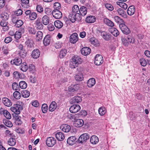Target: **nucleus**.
<instances>
[{
    "instance_id": "15",
    "label": "nucleus",
    "mask_w": 150,
    "mask_h": 150,
    "mask_svg": "<svg viewBox=\"0 0 150 150\" xmlns=\"http://www.w3.org/2000/svg\"><path fill=\"white\" fill-rule=\"evenodd\" d=\"M51 38L49 35H46L44 38L43 40V43L45 46L49 45L51 42Z\"/></svg>"
},
{
    "instance_id": "49",
    "label": "nucleus",
    "mask_w": 150,
    "mask_h": 150,
    "mask_svg": "<svg viewBox=\"0 0 150 150\" xmlns=\"http://www.w3.org/2000/svg\"><path fill=\"white\" fill-rule=\"evenodd\" d=\"M3 114L4 116L7 119H9L11 118V115L6 110H4Z\"/></svg>"
},
{
    "instance_id": "47",
    "label": "nucleus",
    "mask_w": 150,
    "mask_h": 150,
    "mask_svg": "<svg viewBox=\"0 0 150 150\" xmlns=\"http://www.w3.org/2000/svg\"><path fill=\"white\" fill-rule=\"evenodd\" d=\"M104 5L105 8L110 11H112L114 9L113 6L111 4L106 3L104 4Z\"/></svg>"
},
{
    "instance_id": "33",
    "label": "nucleus",
    "mask_w": 150,
    "mask_h": 150,
    "mask_svg": "<svg viewBox=\"0 0 150 150\" xmlns=\"http://www.w3.org/2000/svg\"><path fill=\"white\" fill-rule=\"evenodd\" d=\"M75 79L77 81H82L84 79L83 75L81 73H79L75 75Z\"/></svg>"
},
{
    "instance_id": "38",
    "label": "nucleus",
    "mask_w": 150,
    "mask_h": 150,
    "mask_svg": "<svg viewBox=\"0 0 150 150\" xmlns=\"http://www.w3.org/2000/svg\"><path fill=\"white\" fill-rule=\"evenodd\" d=\"M0 18L2 20L6 21L9 18V15L7 13L4 12L1 14Z\"/></svg>"
},
{
    "instance_id": "19",
    "label": "nucleus",
    "mask_w": 150,
    "mask_h": 150,
    "mask_svg": "<svg viewBox=\"0 0 150 150\" xmlns=\"http://www.w3.org/2000/svg\"><path fill=\"white\" fill-rule=\"evenodd\" d=\"M81 97L79 96H76L74 97L71 100V103L72 104L78 103L82 101Z\"/></svg>"
},
{
    "instance_id": "59",
    "label": "nucleus",
    "mask_w": 150,
    "mask_h": 150,
    "mask_svg": "<svg viewBox=\"0 0 150 150\" xmlns=\"http://www.w3.org/2000/svg\"><path fill=\"white\" fill-rule=\"evenodd\" d=\"M140 63L141 65L143 67L146 66L147 64V62L146 59L143 58L140 59Z\"/></svg>"
},
{
    "instance_id": "25",
    "label": "nucleus",
    "mask_w": 150,
    "mask_h": 150,
    "mask_svg": "<svg viewBox=\"0 0 150 150\" xmlns=\"http://www.w3.org/2000/svg\"><path fill=\"white\" fill-rule=\"evenodd\" d=\"M135 8L134 6H131L128 8L127 10V14L130 16L133 15L135 12Z\"/></svg>"
},
{
    "instance_id": "27",
    "label": "nucleus",
    "mask_w": 150,
    "mask_h": 150,
    "mask_svg": "<svg viewBox=\"0 0 150 150\" xmlns=\"http://www.w3.org/2000/svg\"><path fill=\"white\" fill-rule=\"evenodd\" d=\"M79 88V85L78 84L71 85L69 87V91L74 92L77 91Z\"/></svg>"
},
{
    "instance_id": "51",
    "label": "nucleus",
    "mask_w": 150,
    "mask_h": 150,
    "mask_svg": "<svg viewBox=\"0 0 150 150\" xmlns=\"http://www.w3.org/2000/svg\"><path fill=\"white\" fill-rule=\"evenodd\" d=\"M79 7L77 5H74L72 8L73 12L75 14L77 13H79Z\"/></svg>"
},
{
    "instance_id": "14",
    "label": "nucleus",
    "mask_w": 150,
    "mask_h": 150,
    "mask_svg": "<svg viewBox=\"0 0 150 150\" xmlns=\"http://www.w3.org/2000/svg\"><path fill=\"white\" fill-rule=\"evenodd\" d=\"M101 35L102 38L107 41L109 40L111 38V35L109 33L105 31H103L101 32Z\"/></svg>"
},
{
    "instance_id": "54",
    "label": "nucleus",
    "mask_w": 150,
    "mask_h": 150,
    "mask_svg": "<svg viewBox=\"0 0 150 150\" xmlns=\"http://www.w3.org/2000/svg\"><path fill=\"white\" fill-rule=\"evenodd\" d=\"M22 6L25 8H27L29 3V0H21Z\"/></svg>"
},
{
    "instance_id": "55",
    "label": "nucleus",
    "mask_w": 150,
    "mask_h": 150,
    "mask_svg": "<svg viewBox=\"0 0 150 150\" xmlns=\"http://www.w3.org/2000/svg\"><path fill=\"white\" fill-rule=\"evenodd\" d=\"M28 30L30 34L35 35L36 33L35 29L33 27H29L28 28Z\"/></svg>"
},
{
    "instance_id": "61",
    "label": "nucleus",
    "mask_w": 150,
    "mask_h": 150,
    "mask_svg": "<svg viewBox=\"0 0 150 150\" xmlns=\"http://www.w3.org/2000/svg\"><path fill=\"white\" fill-rule=\"evenodd\" d=\"M54 9H57V10H59V9L61 8V4L60 3L58 2H55L54 4Z\"/></svg>"
},
{
    "instance_id": "53",
    "label": "nucleus",
    "mask_w": 150,
    "mask_h": 150,
    "mask_svg": "<svg viewBox=\"0 0 150 150\" xmlns=\"http://www.w3.org/2000/svg\"><path fill=\"white\" fill-rule=\"evenodd\" d=\"M14 97L17 99H19L21 97V93L18 91H16L13 93Z\"/></svg>"
},
{
    "instance_id": "37",
    "label": "nucleus",
    "mask_w": 150,
    "mask_h": 150,
    "mask_svg": "<svg viewBox=\"0 0 150 150\" xmlns=\"http://www.w3.org/2000/svg\"><path fill=\"white\" fill-rule=\"evenodd\" d=\"M21 70L23 72L26 71L28 69V66L25 62H23L20 67Z\"/></svg>"
},
{
    "instance_id": "24",
    "label": "nucleus",
    "mask_w": 150,
    "mask_h": 150,
    "mask_svg": "<svg viewBox=\"0 0 150 150\" xmlns=\"http://www.w3.org/2000/svg\"><path fill=\"white\" fill-rule=\"evenodd\" d=\"M40 53L38 49H35L32 52V57L35 59H37L39 57Z\"/></svg>"
},
{
    "instance_id": "2",
    "label": "nucleus",
    "mask_w": 150,
    "mask_h": 150,
    "mask_svg": "<svg viewBox=\"0 0 150 150\" xmlns=\"http://www.w3.org/2000/svg\"><path fill=\"white\" fill-rule=\"evenodd\" d=\"M22 109V106L17 104L14 105L13 106L10 108L11 110L17 115H18L20 113V111Z\"/></svg>"
},
{
    "instance_id": "46",
    "label": "nucleus",
    "mask_w": 150,
    "mask_h": 150,
    "mask_svg": "<svg viewBox=\"0 0 150 150\" xmlns=\"http://www.w3.org/2000/svg\"><path fill=\"white\" fill-rule=\"evenodd\" d=\"M37 17V14L35 12H32L29 17V19L31 21L35 20Z\"/></svg>"
},
{
    "instance_id": "40",
    "label": "nucleus",
    "mask_w": 150,
    "mask_h": 150,
    "mask_svg": "<svg viewBox=\"0 0 150 150\" xmlns=\"http://www.w3.org/2000/svg\"><path fill=\"white\" fill-rule=\"evenodd\" d=\"M3 122L5 125L8 127H11L13 126L12 123L8 119H4Z\"/></svg>"
},
{
    "instance_id": "58",
    "label": "nucleus",
    "mask_w": 150,
    "mask_h": 150,
    "mask_svg": "<svg viewBox=\"0 0 150 150\" xmlns=\"http://www.w3.org/2000/svg\"><path fill=\"white\" fill-rule=\"evenodd\" d=\"M90 41L92 44L95 46H97L98 44L97 40L94 38H91Z\"/></svg>"
},
{
    "instance_id": "20",
    "label": "nucleus",
    "mask_w": 150,
    "mask_h": 150,
    "mask_svg": "<svg viewBox=\"0 0 150 150\" xmlns=\"http://www.w3.org/2000/svg\"><path fill=\"white\" fill-rule=\"evenodd\" d=\"M62 130L65 132H69L71 129V127L69 125L67 124H63L60 127Z\"/></svg>"
},
{
    "instance_id": "17",
    "label": "nucleus",
    "mask_w": 150,
    "mask_h": 150,
    "mask_svg": "<svg viewBox=\"0 0 150 150\" xmlns=\"http://www.w3.org/2000/svg\"><path fill=\"white\" fill-rule=\"evenodd\" d=\"M96 21V18L95 16H87L86 18V22L88 23H92Z\"/></svg>"
},
{
    "instance_id": "50",
    "label": "nucleus",
    "mask_w": 150,
    "mask_h": 150,
    "mask_svg": "<svg viewBox=\"0 0 150 150\" xmlns=\"http://www.w3.org/2000/svg\"><path fill=\"white\" fill-rule=\"evenodd\" d=\"M42 110L44 113H46L48 110V106L46 104L42 105L41 107Z\"/></svg>"
},
{
    "instance_id": "64",
    "label": "nucleus",
    "mask_w": 150,
    "mask_h": 150,
    "mask_svg": "<svg viewBox=\"0 0 150 150\" xmlns=\"http://www.w3.org/2000/svg\"><path fill=\"white\" fill-rule=\"evenodd\" d=\"M36 9L38 12L41 13L43 11V8L42 6L40 5H37L36 7Z\"/></svg>"
},
{
    "instance_id": "4",
    "label": "nucleus",
    "mask_w": 150,
    "mask_h": 150,
    "mask_svg": "<svg viewBox=\"0 0 150 150\" xmlns=\"http://www.w3.org/2000/svg\"><path fill=\"white\" fill-rule=\"evenodd\" d=\"M82 61V59L80 57L77 55H74L72 59L73 63L75 64L76 67H77L79 64H81Z\"/></svg>"
},
{
    "instance_id": "39",
    "label": "nucleus",
    "mask_w": 150,
    "mask_h": 150,
    "mask_svg": "<svg viewBox=\"0 0 150 150\" xmlns=\"http://www.w3.org/2000/svg\"><path fill=\"white\" fill-rule=\"evenodd\" d=\"M8 142L9 145L13 146L15 145L16 141L15 138H11L9 139L8 140Z\"/></svg>"
},
{
    "instance_id": "60",
    "label": "nucleus",
    "mask_w": 150,
    "mask_h": 150,
    "mask_svg": "<svg viewBox=\"0 0 150 150\" xmlns=\"http://www.w3.org/2000/svg\"><path fill=\"white\" fill-rule=\"evenodd\" d=\"M25 43L28 46H29L30 47H32L33 46V41L31 39L27 40L26 41Z\"/></svg>"
},
{
    "instance_id": "62",
    "label": "nucleus",
    "mask_w": 150,
    "mask_h": 150,
    "mask_svg": "<svg viewBox=\"0 0 150 150\" xmlns=\"http://www.w3.org/2000/svg\"><path fill=\"white\" fill-rule=\"evenodd\" d=\"M54 46L56 49H59L62 47V44L61 42H57L54 44Z\"/></svg>"
},
{
    "instance_id": "56",
    "label": "nucleus",
    "mask_w": 150,
    "mask_h": 150,
    "mask_svg": "<svg viewBox=\"0 0 150 150\" xmlns=\"http://www.w3.org/2000/svg\"><path fill=\"white\" fill-rule=\"evenodd\" d=\"M114 19L115 21L117 23L123 22V20L119 16H114Z\"/></svg>"
},
{
    "instance_id": "34",
    "label": "nucleus",
    "mask_w": 150,
    "mask_h": 150,
    "mask_svg": "<svg viewBox=\"0 0 150 150\" xmlns=\"http://www.w3.org/2000/svg\"><path fill=\"white\" fill-rule=\"evenodd\" d=\"M54 25L57 28H60L63 26V23L60 21L57 20L54 21Z\"/></svg>"
},
{
    "instance_id": "44",
    "label": "nucleus",
    "mask_w": 150,
    "mask_h": 150,
    "mask_svg": "<svg viewBox=\"0 0 150 150\" xmlns=\"http://www.w3.org/2000/svg\"><path fill=\"white\" fill-rule=\"evenodd\" d=\"M7 23L8 22L5 20H2L0 22V25L2 27H5V31L7 30L8 29V27L7 26Z\"/></svg>"
},
{
    "instance_id": "63",
    "label": "nucleus",
    "mask_w": 150,
    "mask_h": 150,
    "mask_svg": "<svg viewBox=\"0 0 150 150\" xmlns=\"http://www.w3.org/2000/svg\"><path fill=\"white\" fill-rule=\"evenodd\" d=\"M23 22L22 20H19L15 24L16 27L19 28L21 27L23 24Z\"/></svg>"
},
{
    "instance_id": "48",
    "label": "nucleus",
    "mask_w": 150,
    "mask_h": 150,
    "mask_svg": "<svg viewBox=\"0 0 150 150\" xmlns=\"http://www.w3.org/2000/svg\"><path fill=\"white\" fill-rule=\"evenodd\" d=\"M117 11L118 14L122 17H124L126 15L125 11L122 8H118Z\"/></svg>"
},
{
    "instance_id": "16",
    "label": "nucleus",
    "mask_w": 150,
    "mask_h": 150,
    "mask_svg": "<svg viewBox=\"0 0 150 150\" xmlns=\"http://www.w3.org/2000/svg\"><path fill=\"white\" fill-rule=\"evenodd\" d=\"M84 123V121L83 120L78 119L74 122V125L76 127H80L83 126Z\"/></svg>"
},
{
    "instance_id": "23",
    "label": "nucleus",
    "mask_w": 150,
    "mask_h": 150,
    "mask_svg": "<svg viewBox=\"0 0 150 150\" xmlns=\"http://www.w3.org/2000/svg\"><path fill=\"white\" fill-rule=\"evenodd\" d=\"M55 135L57 139L59 141L63 140L65 138L64 135L62 132H58Z\"/></svg>"
},
{
    "instance_id": "18",
    "label": "nucleus",
    "mask_w": 150,
    "mask_h": 150,
    "mask_svg": "<svg viewBox=\"0 0 150 150\" xmlns=\"http://www.w3.org/2000/svg\"><path fill=\"white\" fill-rule=\"evenodd\" d=\"M2 101L4 104L6 106L10 107L12 105V103L11 101L7 98H3Z\"/></svg>"
},
{
    "instance_id": "42",
    "label": "nucleus",
    "mask_w": 150,
    "mask_h": 150,
    "mask_svg": "<svg viewBox=\"0 0 150 150\" xmlns=\"http://www.w3.org/2000/svg\"><path fill=\"white\" fill-rule=\"evenodd\" d=\"M106 108L103 107H102L99 108L98 109V112L101 115H104L106 112Z\"/></svg>"
},
{
    "instance_id": "35",
    "label": "nucleus",
    "mask_w": 150,
    "mask_h": 150,
    "mask_svg": "<svg viewBox=\"0 0 150 150\" xmlns=\"http://www.w3.org/2000/svg\"><path fill=\"white\" fill-rule=\"evenodd\" d=\"M43 38V33L41 31H38L36 34V40L39 41L41 40Z\"/></svg>"
},
{
    "instance_id": "5",
    "label": "nucleus",
    "mask_w": 150,
    "mask_h": 150,
    "mask_svg": "<svg viewBox=\"0 0 150 150\" xmlns=\"http://www.w3.org/2000/svg\"><path fill=\"white\" fill-rule=\"evenodd\" d=\"M56 143V139L53 137H48L46 141L47 145L49 147L53 146Z\"/></svg>"
},
{
    "instance_id": "30",
    "label": "nucleus",
    "mask_w": 150,
    "mask_h": 150,
    "mask_svg": "<svg viewBox=\"0 0 150 150\" xmlns=\"http://www.w3.org/2000/svg\"><path fill=\"white\" fill-rule=\"evenodd\" d=\"M96 83L95 79L94 78H91L89 79L87 83L88 86L89 87L93 86Z\"/></svg>"
},
{
    "instance_id": "21",
    "label": "nucleus",
    "mask_w": 150,
    "mask_h": 150,
    "mask_svg": "<svg viewBox=\"0 0 150 150\" xmlns=\"http://www.w3.org/2000/svg\"><path fill=\"white\" fill-rule=\"evenodd\" d=\"M22 62V60L20 58H16L12 60L11 63L12 64H14L16 65H19L21 64Z\"/></svg>"
},
{
    "instance_id": "12",
    "label": "nucleus",
    "mask_w": 150,
    "mask_h": 150,
    "mask_svg": "<svg viewBox=\"0 0 150 150\" xmlns=\"http://www.w3.org/2000/svg\"><path fill=\"white\" fill-rule=\"evenodd\" d=\"M87 8L84 6H81L79 8V14H80V17L81 16H84L87 13Z\"/></svg>"
},
{
    "instance_id": "45",
    "label": "nucleus",
    "mask_w": 150,
    "mask_h": 150,
    "mask_svg": "<svg viewBox=\"0 0 150 150\" xmlns=\"http://www.w3.org/2000/svg\"><path fill=\"white\" fill-rule=\"evenodd\" d=\"M67 52V50L66 49H62L60 51L59 53V57L60 58H62L65 56Z\"/></svg>"
},
{
    "instance_id": "43",
    "label": "nucleus",
    "mask_w": 150,
    "mask_h": 150,
    "mask_svg": "<svg viewBox=\"0 0 150 150\" xmlns=\"http://www.w3.org/2000/svg\"><path fill=\"white\" fill-rule=\"evenodd\" d=\"M20 87L23 89L26 88L27 86V83L24 81H21L19 83Z\"/></svg>"
},
{
    "instance_id": "10",
    "label": "nucleus",
    "mask_w": 150,
    "mask_h": 150,
    "mask_svg": "<svg viewBox=\"0 0 150 150\" xmlns=\"http://www.w3.org/2000/svg\"><path fill=\"white\" fill-rule=\"evenodd\" d=\"M70 42L73 44H74L78 40V35L77 33H74L70 35L69 38Z\"/></svg>"
},
{
    "instance_id": "57",
    "label": "nucleus",
    "mask_w": 150,
    "mask_h": 150,
    "mask_svg": "<svg viewBox=\"0 0 150 150\" xmlns=\"http://www.w3.org/2000/svg\"><path fill=\"white\" fill-rule=\"evenodd\" d=\"M21 37V32H19V31H16V33H15L14 37L15 39L17 40H18V39L20 38Z\"/></svg>"
},
{
    "instance_id": "9",
    "label": "nucleus",
    "mask_w": 150,
    "mask_h": 150,
    "mask_svg": "<svg viewBox=\"0 0 150 150\" xmlns=\"http://www.w3.org/2000/svg\"><path fill=\"white\" fill-rule=\"evenodd\" d=\"M80 109V106L79 105H74L70 108L69 111L71 113H75L78 112Z\"/></svg>"
},
{
    "instance_id": "36",
    "label": "nucleus",
    "mask_w": 150,
    "mask_h": 150,
    "mask_svg": "<svg viewBox=\"0 0 150 150\" xmlns=\"http://www.w3.org/2000/svg\"><path fill=\"white\" fill-rule=\"evenodd\" d=\"M127 38L129 43L133 44H136L137 42H137L136 41L134 38L130 35H128Z\"/></svg>"
},
{
    "instance_id": "11",
    "label": "nucleus",
    "mask_w": 150,
    "mask_h": 150,
    "mask_svg": "<svg viewBox=\"0 0 150 150\" xmlns=\"http://www.w3.org/2000/svg\"><path fill=\"white\" fill-rule=\"evenodd\" d=\"M82 54L84 56L89 54L91 52V49L88 47H84L82 48L81 51Z\"/></svg>"
},
{
    "instance_id": "41",
    "label": "nucleus",
    "mask_w": 150,
    "mask_h": 150,
    "mask_svg": "<svg viewBox=\"0 0 150 150\" xmlns=\"http://www.w3.org/2000/svg\"><path fill=\"white\" fill-rule=\"evenodd\" d=\"M21 93L22 96L25 98L28 97L30 95V92L26 90L22 91L21 92Z\"/></svg>"
},
{
    "instance_id": "7",
    "label": "nucleus",
    "mask_w": 150,
    "mask_h": 150,
    "mask_svg": "<svg viewBox=\"0 0 150 150\" xmlns=\"http://www.w3.org/2000/svg\"><path fill=\"white\" fill-rule=\"evenodd\" d=\"M89 138L88 134L87 133L83 134L81 135L79 137L78 142L79 143H82L84 142H86Z\"/></svg>"
},
{
    "instance_id": "22",
    "label": "nucleus",
    "mask_w": 150,
    "mask_h": 150,
    "mask_svg": "<svg viewBox=\"0 0 150 150\" xmlns=\"http://www.w3.org/2000/svg\"><path fill=\"white\" fill-rule=\"evenodd\" d=\"M76 139L75 136H71L68 139L67 142L69 145H72L75 143L76 140Z\"/></svg>"
},
{
    "instance_id": "1",
    "label": "nucleus",
    "mask_w": 150,
    "mask_h": 150,
    "mask_svg": "<svg viewBox=\"0 0 150 150\" xmlns=\"http://www.w3.org/2000/svg\"><path fill=\"white\" fill-rule=\"evenodd\" d=\"M69 18L70 21L72 23H74L75 21L79 22L81 19V18L80 17V14L79 13L75 14H70L69 16Z\"/></svg>"
},
{
    "instance_id": "6",
    "label": "nucleus",
    "mask_w": 150,
    "mask_h": 150,
    "mask_svg": "<svg viewBox=\"0 0 150 150\" xmlns=\"http://www.w3.org/2000/svg\"><path fill=\"white\" fill-rule=\"evenodd\" d=\"M103 58L100 54H97L95 58V64L97 65H101L103 62Z\"/></svg>"
},
{
    "instance_id": "52",
    "label": "nucleus",
    "mask_w": 150,
    "mask_h": 150,
    "mask_svg": "<svg viewBox=\"0 0 150 150\" xmlns=\"http://www.w3.org/2000/svg\"><path fill=\"white\" fill-rule=\"evenodd\" d=\"M12 88L13 90L20 91V87L16 82L13 83L12 85Z\"/></svg>"
},
{
    "instance_id": "26",
    "label": "nucleus",
    "mask_w": 150,
    "mask_h": 150,
    "mask_svg": "<svg viewBox=\"0 0 150 150\" xmlns=\"http://www.w3.org/2000/svg\"><path fill=\"white\" fill-rule=\"evenodd\" d=\"M57 107V103L55 101H52L51 103L49 106V110L50 111L53 112L54 110Z\"/></svg>"
},
{
    "instance_id": "31",
    "label": "nucleus",
    "mask_w": 150,
    "mask_h": 150,
    "mask_svg": "<svg viewBox=\"0 0 150 150\" xmlns=\"http://www.w3.org/2000/svg\"><path fill=\"white\" fill-rule=\"evenodd\" d=\"M50 20L49 17L47 15L44 16L42 18V22L45 25H48L49 23Z\"/></svg>"
},
{
    "instance_id": "13",
    "label": "nucleus",
    "mask_w": 150,
    "mask_h": 150,
    "mask_svg": "<svg viewBox=\"0 0 150 150\" xmlns=\"http://www.w3.org/2000/svg\"><path fill=\"white\" fill-rule=\"evenodd\" d=\"M35 24L36 28L38 30H42L43 28V25L41 21L40 20L39 18L37 19L35 21Z\"/></svg>"
},
{
    "instance_id": "8",
    "label": "nucleus",
    "mask_w": 150,
    "mask_h": 150,
    "mask_svg": "<svg viewBox=\"0 0 150 150\" xmlns=\"http://www.w3.org/2000/svg\"><path fill=\"white\" fill-rule=\"evenodd\" d=\"M53 16L57 19H59L62 17V13L59 10L54 9L52 12Z\"/></svg>"
},
{
    "instance_id": "28",
    "label": "nucleus",
    "mask_w": 150,
    "mask_h": 150,
    "mask_svg": "<svg viewBox=\"0 0 150 150\" xmlns=\"http://www.w3.org/2000/svg\"><path fill=\"white\" fill-rule=\"evenodd\" d=\"M90 142L92 144H96L98 142L99 139L96 136L93 135L90 138Z\"/></svg>"
},
{
    "instance_id": "3",
    "label": "nucleus",
    "mask_w": 150,
    "mask_h": 150,
    "mask_svg": "<svg viewBox=\"0 0 150 150\" xmlns=\"http://www.w3.org/2000/svg\"><path fill=\"white\" fill-rule=\"evenodd\" d=\"M119 26L120 29L124 34L128 35L130 33V30L125 24L122 23L120 24Z\"/></svg>"
},
{
    "instance_id": "32",
    "label": "nucleus",
    "mask_w": 150,
    "mask_h": 150,
    "mask_svg": "<svg viewBox=\"0 0 150 150\" xmlns=\"http://www.w3.org/2000/svg\"><path fill=\"white\" fill-rule=\"evenodd\" d=\"M104 23L108 26L113 27L114 26V23L107 18H104L103 20Z\"/></svg>"
},
{
    "instance_id": "29",
    "label": "nucleus",
    "mask_w": 150,
    "mask_h": 150,
    "mask_svg": "<svg viewBox=\"0 0 150 150\" xmlns=\"http://www.w3.org/2000/svg\"><path fill=\"white\" fill-rule=\"evenodd\" d=\"M109 31L115 37H117L119 34V33L117 30L114 28H110Z\"/></svg>"
}]
</instances>
